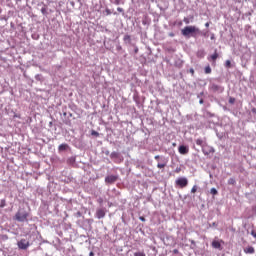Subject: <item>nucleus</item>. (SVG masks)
I'll return each instance as SVG.
<instances>
[{
    "mask_svg": "<svg viewBox=\"0 0 256 256\" xmlns=\"http://www.w3.org/2000/svg\"><path fill=\"white\" fill-rule=\"evenodd\" d=\"M200 33H202L201 30L196 26H185L181 30V35H183V37H186V39H190V37L197 39V36Z\"/></svg>",
    "mask_w": 256,
    "mask_h": 256,
    "instance_id": "obj_1",
    "label": "nucleus"
},
{
    "mask_svg": "<svg viewBox=\"0 0 256 256\" xmlns=\"http://www.w3.org/2000/svg\"><path fill=\"white\" fill-rule=\"evenodd\" d=\"M91 135H92L93 137H99V132H97V131H95V130H92V131H91Z\"/></svg>",
    "mask_w": 256,
    "mask_h": 256,
    "instance_id": "obj_22",
    "label": "nucleus"
},
{
    "mask_svg": "<svg viewBox=\"0 0 256 256\" xmlns=\"http://www.w3.org/2000/svg\"><path fill=\"white\" fill-rule=\"evenodd\" d=\"M116 49H117V51H121V49H123V47H121V45H118V46L116 47Z\"/></svg>",
    "mask_w": 256,
    "mask_h": 256,
    "instance_id": "obj_39",
    "label": "nucleus"
},
{
    "mask_svg": "<svg viewBox=\"0 0 256 256\" xmlns=\"http://www.w3.org/2000/svg\"><path fill=\"white\" fill-rule=\"evenodd\" d=\"M211 39H215V35H212V36H211Z\"/></svg>",
    "mask_w": 256,
    "mask_h": 256,
    "instance_id": "obj_53",
    "label": "nucleus"
},
{
    "mask_svg": "<svg viewBox=\"0 0 256 256\" xmlns=\"http://www.w3.org/2000/svg\"><path fill=\"white\" fill-rule=\"evenodd\" d=\"M191 193H197V185H194L191 189Z\"/></svg>",
    "mask_w": 256,
    "mask_h": 256,
    "instance_id": "obj_24",
    "label": "nucleus"
},
{
    "mask_svg": "<svg viewBox=\"0 0 256 256\" xmlns=\"http://www.w3.org/2000/svg\"><path fill=\"white\" fill-rule=\"evenodd\" d=\"M212 247L214 249H221V243L219 241H213L212 242Z\"/></svg>",
    "mask_w": 256,
    "mask_h": 256,
    "instance_id": "obj_16",
    "label": "nucleus"
},
{
    "mask_svg": "<svg viewBox=\"0 0 256 256\" xmlns=\"http://www.w3.org/2000/svg\"><path fill=\"white\" fill-rule=\"evenodd\" d=\"M105 13H106V15H111L112 12L109 8H106Z\"/></svg>",
    "mask_w": 256,
    "mask_h": 256,
    "instance_id": "obj_31",
    "label": "nucleus"
},
{
    "mask_svg": "<svg viewBox=\"0 0 256 256\" xmlns=\"http://www.w3.org/2000/svg\"><path fill=\"white\" fill-rule=\"evenodd\" d=\"M139 219H140V221H142L143 223H145V221H147V220L145 219V217H143V216H140Z\"/></svg>",
    "mask_w": 256,
    "mask_h": 256,
    "instance_id": "obj_35",
    "label": "nucleus"
},
{
    "mask_svg": "<svg viewBox=\"0 0 256 256\" xmlns=\"http://www.w3.org/2000/svg\"><path fill=\"white\" fill-rule=\"evenodd\" d=\"M117 11H118L119 13H125V10H123V8H121V7H118V8H117Z\"/></svg>",
    "mask_w": 256,
    "mask_h": 256,
    "instance_id": "obj_30",
    "label": "nucleus"
},
{
    "mask_svg": "<svg viewBox=\"0 0 256 256\" xmlns=\"http://www.w3.org/2000/svg\"><path fill=\"white\" fill-rule=\"evenodd\" d=\"M178 151L181 155H187V153H189V147L181 145L179 146Z\"/></svg>",
    "mask_w": 256,
    "mask_h": 256,
    "instance_id": "obj_9",
    "label": "nucleus"
},
{
    "mask_svg": "<svg viewBox=\"0 0 256 256\" xmlns=\"http://www.w3.org/2000/svg\"><path fill=\"white\" fill-rule=\"evenodd\" d=\"M173 253H174L175 255H177V253H179V250L174 249V250H173Z\"/></svg>",
    "mask_w": 256,
    "mask_h": 256,
    "instance_id": "obj_43",
    "label": "nucleus"
},
{
    "mask_svg": "<svg viewBox=\"0 0 256 256\" xmlns=\"http://www.w3.org/2000/svg\"><path fill=\"white\" fill-rule=\"evenodd\" d=\"M225 67H227L228 69L231 68V61L230 60H227L225 62Z\"/></svg>",
    "mask_w": 256,
    "mask_h": 256,
    "instance_id": "obj_23",
    "label": "nucleus"
},
{
    "mask_svg": "<svg viewBox=\"0 0 256 256\" xmlns=\"http://www.w3.org/2000/svg\"><path fill=\"white\" fill-rule=\"evenodd\" d=\"M203 103H204L203 98H200V100H199V104H200V105H203Z\"/></svg>",
    "mask_w": 256,
    "mask_h": 256,
    "instance_id": "obj_41",
    "label": "nucleus"
},
{
    "mask_svg": "<svg viewBox=\"0 0 256 256\" xmlns=\"http://www.w3.org/2000/svg\"><path fill=\"white\" fill-rule=\"evenodd\" d=\"M217 137L219 138V139H221V137H223L221 134H217Z\"/></svg>",
    "mask_w": 256,
    "mask_h": 256,
    "instance_id": "obj_48",
    "label": "nucleus"
},
{
    "mask_svg": "<svg viewBox=\"0 0 256 256\" xmlns=\"http://www.w3.org/2000/svg\"><path fill=\"white\" fill-rule=\"evenodd\" d=\"M67 149H69V145L68 144H60L58 147V151H67Z\"/></svg>",
    "mask_w": 256,
    "mask_h": 256,
    "instance_id": "obj_14",
    "label": "nucleus"
},
{
    "mask_svg": "<svg viewBox=\"0 0 256 256\" xmlns=\"http://www.w3.org/2000/svg\"><path fill=\"white\" fill-rule=\"evenodd\" d=\"M189 73H191V75H195V70L193 68H190Z\"/></svg>",
    "mask_w": 256,
    "mask_h": 256,
    "instance_id": "obj_34",
    "label": "nucleus"
},
{
    "mask_svg": "<svg viewBox=\"0 0 256 256\" xmlns=\"http://www.w3.org/2000/svg\"><path fill=\"white\" fill-rule=\"evenodd\" d=\"M218 57H219V54L217 53V50H215L214 54L210 56V59H212V61H217Z\"/></svg>",
    "mask_w": 256,
    "mask_h": 256,
    "instance_id": "obj_18",
    "label": "nucleus"
},
{
    "mask_svg": "<svg viewBox=\"0 0 256 256\" xmlns=\"http://www.w3.org/2000/svg\"><path fill=\"white\" fill-rule=\"evenodd\" d=\"M113 5H125V0H110Z\"/></svg>",
    "mask_w": 256,
    "mask_h": 256,
    "instance_id": "obj_13",
    "label": "nucleus"
},
{
    "mask_svg": "<svg viewBox=\"0 0 256 256\" xmlns=\"http://www.w3.org/2000/svg\"><path fill=\"white\" fill-rule=\"evenodd\" d=\"M41 13H42L43 15H45V13H47V8H45V7L41 8Z\"/></svg>",
    "mask_w": 256,
    "mask_h": 256,
    "instance_id": "obj_29",
    "label": "nucleus"
},
{
    "mask_svg": "<svg viewBox=\"0 0 256 256\" xmlns=\"http://www.w3.org/2000/svg\"><path fill=\"white\" fill-rule=\"evenodd\" d=\"M161 162L162 163L157 164L158 169H165V167H167V160L165 159V157L161 158Z\"/></svg>",
    "mask_w": 256,
    "mask_h": 256,
    "instance_id": "obj_10",
    "label": "nucleus"
},
{
    "mask_svg": "<svg viewBox=\"0 0 256 256\" xmlns=\"http://www.w3.org/2000/svg\"><path fill=\"white\" fill-rule=\"evenodd\" d=\"M244 253H246L247 255H253V253H255V248L253 246L244 248Z\"/></svg>",
    "mask_w": 256,
    "mask_h": 256,
    "instance_id": "obj_12",
    "label": "nucleus"
},
{
    "mask_svg": "<svg viewBox=\"0 0 256 256\" xmlns=\"http://www.w3.org/2000/svg\"><path fill=\"white\" fill-rule=\"evenodd\" d=\"M124 43H131V36L126 34L123 38Z\"/></svg>",
    "mask_w": 256,
    "mask_h": 256,
    "instance_id": "obj_17",
    "label": "nucleus"
},
{
    "mask_svg": "<svg viewBox=\"0 0 256 256\" xmlns=\"http://www.w3.org/2000/svg\"><path fill=\"white\" fill-rule=\"evenodd\" d=\"M35 80H36V81H41V75L37 74V75L35 76Z\"/></svg>",
    "mask_w": 256,
    "mask_h": 256,
    "instance_id": "obj_32",
    "label": "nucleus"
},
{
    "mask_svg": "<svg viewBox=\"0 0 256 256\" xmlns=\"http://www.w3.org/2000/svg\"><path fill=\"white\" fill-rule=\"evenodd\" d=\"M184 23H186V25H189V19L188 18H184Z\"/></svg>",
    "mask_w": 256,
    "mask_h": 256,
    "instance_id": "obj_38",
    "label": "nucleus"
},
{
    "mask_svg": "<svg viewBox=\"0 0 256 256\" xmlns=\"http://www.w3.org/2000/svg\"><path fill=\"white\" fill-rule=\"evenodd\" d=\"M134 256H145L144 252H136L134 253Z\"/></svg>",
    "mask_w": 256,
    "mask_h": 256,
    "instance_id": "obj_26",
    "label": "nucleus"
},
{
    "mask_svg": "<svg viewBox=\"0 0 256 256\" xmlns=\"http://www.w3.org/2000/svg\"><path fill=\"white\" fill-rule=\"evenodd\" d=\"M169 35H170V37H175V34H173V33H170Z\"/></svg>",
    "mask_w": 256,
    "mask_h": 256,
    "instance_id": "obj_49",
    "label": "nucleus"
},
{
    "mask_svg": "<svg viewBox=\"0 0 256 256\" xmlns=\"http://www.w3.org/2000/svg\"><path fill=\"white\" fill-rule=\"evenodd\" d=\"M252 113H256V108H253V109H252Z\"/></svg>",
    "mask_w": 256,
    "mask_h": 256,
    "instance_id": "obj_50",
    "label": "nucleus"
},
{
    "mask_svg": "<svg viewBox=\"0 0 256 256\" xmlns=\"http://www.w3.org/2000/svg\"><path fill=\"white\" fill-rule=\"evenodd\" d=\"M202 152L204 155H211V153H215V148L211 146H202Z\"/></svg>",
    "mask_w": 256,
    "mask_h": 256,
    "instance_id": "obj_7",
    "label": "nucleus"
},
{
    "mask_svg": "<svg viewBox=\"0 0 256 256\" xmlns=\"http://www.w3.org/2000/svg\"><path fill=\"white\" fill-rule=\"evenodd\" d=\"M251 235L254 237V239H256V232L254 230L251 231Z\"/></svg>",
    "mask_w": 256,
    "mask_h": 256,
    "instance_id": "obj_36",
    "label": "nucleus"
},
{
    "mask_svg": "<svg viewBox=\"0 0 256 256\" xmlns=\"http://www.w3.org/2000/svg\"><path fill=\"white\" fill-rule=\"evenodd\" d=\"M229 103H230V105H233L235 103V98L230 97L229 98Z\"/></svg>",
    "mask_w": 256,
    "mask_h": 256,
    "instance_id": "obj_27",
    "label": "nucleus"
},
{
    "mask_svg": "<svg viewBox=\"0 0 256 256\" xmlns=\"http://www.w3.org/2000/svg\"><path fill=\"white\" fill-rule=\"evenodd\" d=\"M89 256H95V253L90 252V253H89Z\"/></svg>",
    "mask_w": 256,
    "mask_h": 256,
    "instance_id": "obj_47",
    "label": "nucleus"
},
{
    "mask_svg": "<svg viewBox=\"0 0 256 256\" xmlns=\"http://www.w3.org/2000/svg\"><path fill=\"white\" fill-rule=\"evenodd\" d=\"M17 245L19 249H21L22 251H25L29 249V245L31 244L26 239H21L20 241H18Z\"/></svg>",
    "mask_w": 256,
    "mask_h": 256,
    "instance_id": "obj_5",
    "label": "nucleus"
},
{
    "mask_svg": "<svg viewBox=\"0 0 256 256\" xmlns=\"http://www.w3.org/2000/svg\"><path fill=\"white\" fill-rule=\"evenodd\" d=\"M29 217V212L25 210V208H20L18 212L15 214V221H18L19 223H25L27 221V218Z\"/></svg>",
    "mask_w": 256,
    "mask_h": 256,
    "instance_id": "obj_2",
    "label": "nucleus"
},
{
    "mask_svg": "<svg viewBox=\"0 0 256 256\" xmlns=\"http://www.w3.org/2000/svg\"><path fill=\"white\" fill-rule=\"evenodd\" d=\"M154 159H155L156 161H159L160 156H159V155H156V156L154 157Z\"/></svg>",
    "mask_w": 256,
    "mask_h": 256,
    "instance_id": "obj_42",
    "label": "nucleus"
},
{
    "mask_svg": "<svg viewBox=\"0 0 256 256\" xmlns=\"http://www.w3.org/2000/svg\"><path fill=\"white\" fill-rule=\"evenodd\" d=\"M110 158L115 161V163H119V161H123V159H121V154H119V152H112L110 154Z\"/></svg>",
    "mask_w": 256,
    "mask_h": 256,
    "instance_id": "obj_8",
    "label": "nucleus"
},
{
    "mask_svg": "<svg viewBox=\"0 0 256 256\" xmlns=\"http://www.w3.org/2000/svg\"><path fill=\"white\" fill-rule=\"evenodd\" d=\"M176 185L178 187H180L181 189L187 187V185H189V180L186 177H179L176 181H175Z\"/></svg>",
    "mask_w": 256,
    "mask_h": 256,
    "instance_id": "obj_4",
    "label": "nucleus"
},
{
    "mask_svg": "<svg viewBox=\"0 0 256 256\" xmlns=\"http://www.w3.org/2000/svg\"><path fill=\"white\" fill-rule=\"evenodd\" d=\"M75 161H76L75 156H71L70 158L67 159L68 165H75Z\"/></svg>",
    "mask_w": 256,
    "mask_h": 256,
    "instance_id": "obj_15",
    "label": "nucleus"
},
{
    "mask_svg": "<svg viewBox=\"0 0 256 256\" xmlns=\"http://www.w3.org/2000/svg\"><path fill=\"white\" fill-rule=\"evenodd\" d=\"M205 27H209V22H207V23L205 24Z\"/></svg>",
    "mask_w": 256,
    "mask_h": 256,
    "instance_id": "obj_51",
    "label": "nucleus"
},
{
    "mask_svg": "<svg viewBox=\"0 0 256 256\" xmlns=\"http://www.w3.org/2000/svg\"><path fill=\"white\" fill-rule=\"evenodd\" d=\"M196 145H199L200 147H203V140L202 139H197L196 140Z\"/></svg>",
    "mask_w": 256,
    "mask_h": 256,
    "instance_id": "obj_21",
    "label": "nucleus"
},
{
    "mask_svg": "<svg viewBox=\"0 0 256 256\" xmlns=\"http://www.w3.org/2000/svg\"><path fill=\"white\" fill-rule=\"evenodd\" d=\"M203 95H205V92H200V93L197 95V98H198V99H202Z\"/></svg>",
    "mask_w": 256,
    "mask_h": 256,
    "instance_id": "obj_28",
    "label": "nucleus"
},
{
    "mask_svg": "<svg viewBox=\"0 0 256 256\" xmlns=\"http://www.w3.org/2000/svg\"><path fill=\"white\" fill-rule=\"evenodd\" d=\"M204 72L206 73V75H209L211 73V66H206Z\"/></svg>",
    "mask_w": 256,
    "mask_h": 256,
    "instance_id": "obj_20",
    "label": "nucleus"
},
{
    "mask_svg": "<svg viewBox=\"0 0 256 256\" xmlns=\"http://www.w3.org/2000/svg\"><path fill=\"white\" fill-rule=\"evenodd\" d=\"M217 222H213L212 224H210V227H217Z\"/></svg>",
    "mask_w": 256,
    "mask_h": 256,
    "instance_id": "obj_37",
    "label": "nucleus"
},
{
    "mask_svg": "<svg viewBox=\"0 0 256 256\" xmlns=\"http://www.w3.org/2000/svg\"><path fill=\"white\" fill-rule=\"evenodd\" d=\"M63 115H64V117H67V112H64Z\"/></svg>",
    "mask_w": 256,
    "mask_h": 256,
    "instance_id": "obj_52",
    "label": "nucleus"
},
{
    "mask_svg": "<svg viewBox=\"0 0 256 256\" xmlns=\"http://www.w3.org/2000/svg\"><path fill=\"white\" fill-rule=\"evenodd\" d=\"M229 183H235V180L230 179V180H229Z\"/></svg>",
    "mask_w": 256,
    "mask_h": 256,
    "instance_id": "obj_46",
    "label": "nucleus"
},
{
    "mask_svg": "<svg viewBox=\"0 0 256 256\" xmlns=\"http://www.w3.org/2000/svg\"><path fill=\"white\" fill-rule=\"evenodd\" d=\"M198 35H202L203 37H207V32H205V31H201V33H200V34H198Z\"/></svg>",
    "mask_w": 256,
    "mask_h": 256,
    "instance_id": "obj_33",
    "label": "nucleus"
},
{
    "mask_svg": "<svg viewBox=\"0 0 256 256\" xmlns=\"http://www.w3.org/2000/svg\"><path fill=\"white\" fill-rule=\"evenodd\" d=\"M118 180H119V175L111 174L105 177L106 185H113V183H117Z\"/></svg>",
    "mask_w": 256,
    "mask_h": 256,
    "instance_id": "obj_3",
    "label": "nucleus"
},
{
    "mask_svg": "<svg viewBox=\"0 0 256 256\" xmlns=\"http://www.w3.org/2000/svg\"><path fill=\"white\" fill-rule=\"evenodd\" d=\"M5 205H6L5 200H4V199L1 200V202H0V207H1V209H3V207H5Z\"/></svg>",
    "mask_w": 256,
    "mask_h": 256,
    "instance_id": "obj_25",
    "label": "nucleus"
},
{
    "mask_svg": "<svg viewBox=\"0 0 256 256\" xmlns=\"http://www.w3.org/2000/svg\"><path fill=\"white\" fill-rule=\"evenodd\" d=\"M206 115H209V117H213V114H211V112H207Z\"/></svg>",
    "mask_w": 256,
    "mask_h": 256,
    "instance_id": "obj_44",
    "label": "nucleus"
},
{
    "mask_svg": "<svg viewBox=\"0 0 256 256\" xmlns=\"http://www.w3.org/2000/svg\"><path fill=\"white\" fill-rule=\"evenodd\" d=\"M104 153H105V155H109L110 154L109 150H106Z\"/></svg>",
    "mask_w": 256,
    "mask_h": 256,
    "instance_id": "obj_45",
    "label": "nucleus"
},
{
    "mask_svg": "<svg viewBox=\"0 0 256 256\" xmlns=\"http://www.w3.org/2000/svg\"><path fill=\"white\" fill-rule=\"evenodd\" d=\"M177 144L176 143H173V147H175Z\"/></svg>",
    "mask_w": 256,
    "mask_h": 256,
    "instance_id": "obj_54",
    "label": "nucleus"
},
{
    "mask_svg": "<svg viewBox=\"0 0 256 256\" xmlns=\"http://www.w3.org/2000/svg\"><path fill=\"white\" fill-rule=\"evenodd\" d=\"M210 89L214 93H223V91H225V88L223 86L217 85L215 83L211 84Z\"/></svg>",
    "mask_w": 256,
    "mask_h": 256,
    "instance_id": "obj_6",
    "label": "nucleus"
},
{
    "mask_svg": "<svg viewBox=\"0 0 256 256\" xmlns=\"http://www.w3.org/2000/svg\"><path fill=\"white\" fill-rule=\"evenodd\" d=\"M97 219H103L105 217V209H98L96 211Z\"/></svg>",
    "mask_w": 256,
    "mask_h": 256,
    "instance_id": "obj_11",
    "label": "nucleus"
},
{
    "mask_svg": "<svg viewBox=\"0 0 256 256\" xmlns=\"http://www.w3.org/2000/svg\"><path fill=\"white\" fill-rule=\"evenodd\" d=\"M210 193H211V195H218L219 194V192L217 191V188H211Z\"/></svg>",
    "mask_w": 256,
    "mask_h": 256,
    "instance_id": "obj_19",
    "label": "nucleus"
},
{
    "mask_svg": "<svg viewBox=\"0 0 256 256\" xmlns=\"http://www.w3.org/2000/svg\"><path fill=\"white\" fill-rule=\"evenodd\" d=\"M134 53H135V54L139 53V48H138V47H136V48L134 49Z\"/></svg>",
    "mask_w": 256,
    "mask_h": 256,
    "instance_id": "obj_40",
    "label": "nucleus"
}]
</instances>
